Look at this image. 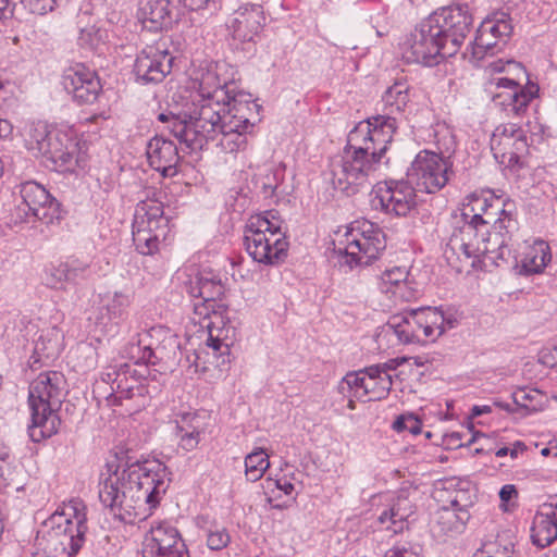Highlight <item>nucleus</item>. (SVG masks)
Segmentation results:
<instances>
[{"instance_id":"f257e3e1","label":"nucleus","mask_w":557,"mask_h":557,"mask_svg":"<svg viewBox=\"0 0 557 557\" xmlns=\"http://www.w3.org/2000/svg\"><path fill=\"white\" fill-rule=\"evenodd\" d=\"M215 81V75L208 73L200 83L197 100L177 114L160 113L158 120L166 123L170 133L190 150L216 141L223 151L232 153L245 148L246 134L253 124L244 114L246 106L230 99L220 82L212 90L207 89Z\"/></svg>"},{"instance_id":"f03ea898","label":"nucleus","mask_w":557,"mask_h":557,"mask_svg":"<svg viewBox=\"0 0 557 557\" xmlns=\"http://www.w3.org/2000/svg\"><path fill=\"white\" fill-rule=\"evenodd\" d=\"M170 481L168 468L156 459L123 468L115 461L108 462L99 475V499L115 518L133 524L152 515Z\"/></svg>"},{"instance_id":"7ed1b4c3","label":"nucleus","mask_w":557,"mask_h":557,"mask_svg":"<svg viewBox=\"0 0 557 557\" xmlns=\"http://www.w3.org/2000/svg\"><path fill=\"white\" fill-rule=\"evenodd\" d=\"M87 530L86 505L71 499L44 522L37 544L46 557H73L82 548Z\"/></svg>"},{"instance_id":"20e7f679","label":"nucleus","mask_w":557,"mask_h":557,"mask_svg":"<svg viewBox=\"0 0 557 557\" xmlns=\"http://www.w3.org/2000/svg\"><path fill=\"white\" fill-rule=\"evenodd\" d=\"M65 393L64 375L57 371L42 372L30 383L28 435L33 442L39 443L58 432L61 424L58 410Z\"/></svg>"},{"instance_id":"39448f33","label":"nucleus","mask_w":557,"mask_h":557,"mask_svg":"<svg viewBox=\"0 0 557 557\" xmlns=\"http://www.w3.org/2000/svg\"><path fill=\"white\" fill-rule=\"evenodd\" d=\"M456 320L438 308H417L392 315L383 331L393 334L401 344L433 343L447 330L455 327Z\"/></svg>"},{"instance_id":"423d86ee","label":"nucleus","mask_w":557,"mask_h":557,"mask_svg":"<svg viewBox=\"0 0 557 557\" xmlns=\"http://www.w3.org/2000/svg\"><path fill=\"white\" fill-rule=\"evenodd\" d=\"M244 245L253 261L276 265L287 257L288 242L273 211L250 216L244 231Z\"/></svg>"},{"instance_id":"0eeeda50","label":"nucleus","mask_w":557,"mask_h":557,"mask_svg":"<svg viewBox=\"0 0 557 557\" xmlns=\"http://www.w3.org/2000/svg\"><path fill=\"white\" fill-rule=\"evenodd\" d=\"M360 139H349L343 151L333 157L329 165L330 182L333 187L347 196L370 186V176L380 162L374 160L367 148L359 146Z\"/></svg>"},{"instance_id":"6e6552de","label":"nucleus","mask_w":557,"mask_h":557,"mask_svg":"<svg viewBox=\"0 0 557 557\" xmlns=\"http://www.w3.org/2000/svg\"><path fill=\"white\" fill-rule=\"evenodd\" d=\"M26 143L35 156L46 158L58 171L74 172L85 166L79 143L67 133L48 131L46 125L38 124L30 128Z\"/></svg>"},{"instance_id":"1a4fd4ad","label":"nucleus","mask_w":557,"mask_h":557,"mask_svg":"<svg viewBox=\"0 0 557 557\" xmlns=\"http://www.w3.org/2000/svg\"><path fill=\"white\" fill-rule=\"evenodd\" d=\"M490 244L491 234L486 225L462 221V225L454 228L445 244L444 258L451 268L460 272L463 263L473 267L482 256L494 252Z\"/></svg>"},{"instance_id":"9d476101","label":"nucleus","mask_w":557,"mask_h":557,"mask_svg":"<svg viewBox=\"0 0 557 557\" xmlns=\"http://www.w3.org/2000/svg\"><path fill=\"white\" fill-rule=\"evenodd\" d=\"M386 247L385 235L370 221H354L346 227L337 250L344 253L345 262L354 265H369L379 258Z\"/></svg>"},{"instance_id":"9b49d317","label":"nucleus","mask_w":557,"mask_h":557,"mask_svg":"<svg viewBox=\"0 0 557 557\" xmlns=\"http://www.w3.org/2000/svg\"><path fill=\"white\" fill-rule=\"evenodd\" d=\"M169 219L159 200H141L137 203L133 221V242L137 251L151 256L170 235Z\"/></svg>"},{"instance_id":"f8f14e48","label":"nucleus","mask_w":557,"mask_h":557,"mask_svg":"<svg viewBox=\"0 0 557 557\" xmlns=\"http://www.w3.org/2000/svg\"><path fill=\"white\" fill-rule=\"evenodd\" d=\"M14 208L11 216L14 223L41 221L46 224L60 219L59 202L40 184L28 181L15 187Z\"/></svg>"},{"instance_id":"ddd939ff","label":"nucleus","mask_w":557,"mask_h":557,"mask_svg":"<svg viewBox=\"0 0 557 557\" xmlns=\"http://www.w3.org/2000/svg\"><path fill=\"white\" fill-rule=\"evenodd\" d=\"M447 42L438 34L430 18L423 20L410 34L403 49L404 59L409 63L433 66L442 59L453 57L446 53Z\"/></svg>"},{"instance_id":"4468645a","label":"nucleus","mask_w":557,"mask_h":557,"mask_svg":"<svg viewBox=\"0 0 557 557\" xmlns=\"http://www.w3.org/2000/svg\"><path fill=\"white\" fill-rule=\"evenodd\" d=\"M451 163L448 159L429 151H420L407 171V178L416 189L426 194L441 190L449 181Z\"/></svg>"},{"instance_id":"2eb2a0df","label":"nucleus","mask_w":557,"mask_h":557,"mask_svg":"<svg viewBox=\"0 0 557 557\" xmlns=\"http://www.w3.org/2000/svg\"><path fill=\"white\" fill-rule=\"evenodd\" d=\"M397 129L396 117L389 114L375 115L359 122L348 134L349 139H360L359 146L379 162L384 158L387 146Z\"/></svg>"},{"instance_id":"dca6fc26","label":"nucleus","mask_w":557,"mask_h":557,"mask_svg":"<svg viewBox=\"0 0 557 557\" xmlns=\"http://www.w3.org/2000/svg\"><path fill=\"white\" fill-rule=\"evenodd\" d=\"M485 90L491 94L496 107H499L508 115L520 116L537 96L539 86L534 83H528L522 87L512 78L493 77L486 82Z\"/></svg>"},{"instance_id":"f3484780","label":"nucleus","mask_w":557,"mask_h":557,"mask_svg":"<svg viewBox=\"0 0 557 557\" xmlns=\"http://www.w3.org/2000/svg\"><path fill=\"white\" fill-rule=\"evenodd\" d=\"M511 202H504L496 199L490 202L484 197L473 196L469 202L463 205L461 210V220L478 225H492L499 233L504 230L506 234L512 233L517 228V221L512 216Z\"/></svg>"},{"instance_id":"a211bd4d","label":"nucleus","mask_w":557,"mask_h":557,"mask_svg":"<svg viewBox=\"0 0 557 557\" xmlns=\"http://www.w3.org/2000/svg\"><path fill=\"white\" fill-rule=\"evenodd\" d=\"M491 150L495 160L505 168L522 166L529 151L524 129L516 123L498 125L491 137Z\"/></svg>"},{"instance_id":"6ab92c4d","label":"nucleus","mask_w":557,"mask_h":557,"mask_svg":"<svg viewBox=\"0 0 557 557\" xmlns=\"http://www.w3.org/2000/svg\"><path fill=\"white\" fill-rule=\"evenodd\" d=\"M428 17L447 42L446 53L456 54L472 26L468 5L442 8Z\"/></svg>"},{"instance_id":"aec40b11","label":"nucleus","mask_w":557,"mask_h":557,"mask_svg":"<svg viewBox=\"0 0 557 557\" xmlns=\"http://www.w3.org/2000/svg\"><path fill=\"white\" fill-rule=\"evenodd\" d=\"M185 289L194 298V312L199 318L210 319L211 314L221 318L222 305L218 299L223 295L224 288L213 275H197L185 283Z\"/></svg>"},{"instance_id":"412c9836","label":"nucleus","mask_w":557,"mask_h":557,"mask_svg":"<svg viewBox=\"0 0 557 557\" xmlns=\"http://www.w3.org/2000/svg\"><path fill=\"white\" fill-rule=\"evenodd\" d=\"M416 188L409 181H395L377 188L372 206L391 215L406 216L416 207Z\"/></svg>"},{"instance_id":"4be33fe9","label":"nucleus","mask_w":557,"mask_h":557,"mask_svg":"<svg viewBox=\"0 0 557 557\" xmlns=\"http://www.w3.org/2000/svg\"><path fill=\"white\" fill-rule=\"evenodd\" d=\"M144 557H189L177 529L170 522L152 525L145 539Z\"/></svg>"},{"instance_id":"5701e85b","label":"nucleus","mask_w":557,"mask_h":557,"mask_svg":"<svg viewBox=\"0 0 557 557\" xmlns=\"http://www.w3.org/2000/svg\"><path fill=\"white\" fill-rule=\"evenodd\" d=\"M174 58L158 46H148L137 55L134 72L137 81L160 83L171 72Z\"/></svg>"},{"instance_id":"b1692460","label":"nucleus","mask_w":557,"mask_h":557,"mask_svg":"<svg viewBox=\"0 0 557 557\" xmlns=\"http://www.w3.org/2000/svg\"><path fill=\"white\" fill-rule=\"evenodd\" d=\"M62 84L73 99L82 104L92 103L101 90L96 73L81 63L64 71Z\"/></svg>"},{"instance_id":"393cba45","label":"nucleus","mask_w":557,"mask_h":557,"mask_svg":"<svg viewBox=\"0 0 557 557\" xmlns=\"http://www.w3.org/2000/svg\"><path fill=\"white\" fill-rule=\"evenodd\" d=\"M143 336L156 338L158 344L156 347H153L152 344L141 346L145 339L140 338L137 345L138 356H132L134 359H136V362L156 364L157 360L170 358V355H175L176 350L180 348V343L176 335L163 327H152Z\"/></svg>"},{"instance_id":"a878e982","label":"nucleus","mask_w":557,"mask_h":557,"mask_svg":"<svg viewBox=\"0 0 557 557\" xmlns=\"http://www.w3.org/2000/svg\"><path fill=\"white\" fill-rule=\"evenodd\" d=\"M264 21L261 5L246 3L233 12L227 22V27L235 39L250 41L259 33Z\"/></svg>"},{"instance_id":"bb28decb","label":"nucleus","mask_w":557,"mask_h":557,"mask_svg":"<svg viewBox=\"0 0 557 557\" xmlns=\"http://www.w3.org/2000/svg\"><path fill=\"white\" fill-rule=\"evenodd\" d=\"M149 164L161 172L163 176H174L180 156L176 145L169 139L156 136L147 144L146 149Z\"/></svg>"},{"instance_id":"cd10ccee","label":"nucleus","mask_w":557,"mask_h":557,"mask_svg":"<svg viewBox=\"0 0 557 557\" xmlns=\"http://www.w3.org/2000/svg\"><path fill=\"white\" fill-rule=\"evenodd\" d=\"M137 15L151 32L168 29L174 21L170 0H139Z\"/></svg>"},{"instance_id":"c85d7f7f","label":"nucleus","mask_w":557,"mask_h":557,"mask_svg":"<svg viewBox=\"0 0 557 557\" xmlns=\"http://www.w3.org/2000/svg\"><path fill=\"white\" fill-rule=\"evenodd\" d=\"M531 537L542 548L557 540V500L541 506L533 519Z\"/></svg>"},{"instance_id":"c756f323","label":"nucleus","mask_w":557,"mask_h":557,"mask_svg":"<svg viewBox=\"0 0 557 557\" xmlns=\"http://www.w3.org/2000/svg\"><path fill=\"white\" fill-rule=\"evenodd\" d=\"M206 414L187 412L176 420V435L180 437V447L185 451L194 450L201 434L206 431Z\"/></svg>"},{"instance_id":"7c9ffc66","label":"nucleus","mask_w":557,"mask_h":557,"mask_svg":"<svg viewBox=\"0 0 557 557\" xmlns=\"http://www.w3.org/2000/svg\"><path fill=\"white\" fill-rule=\"evenodd\" d=\"M413 513V505L407 497H397L389 508L377 517L382 529L393 534L403 532L408 525V518Z\"/></svg>"},{"instance_id":"2f4dec72","label":"nucleus","mask_w":557,"mask_h":557,"mask_svg":"<svg viewBox=\"0 0 557 557\" xmlns=\"http://www.w3.org/2000/svg\"><path fill=\"white\" fill-rule=\"evenodd\" d=\"M208 320L209 322L206 324L208 329V347L212 348L220 357L228 356L230 349L234 344L235 330L226 325L222 315L219 319L211 314V318Z\"/></svg>"},{"instance_id":"473e14b6","label":"nucleus","mask_w":557,"mask_h":557,"mask_svg":"<svg viewBox=\"0 0 557 557\" xmlns=\"http://www.w3.org/2000/svg\"><path fill=\"white\" fill-rule=\"evenodd\" d=\"M131 372L132 370L128 364L122 366L117 385L113 386L112 392H109L106 396L110 405H121L123 399H132L135 396L143 395L144 386Z\"/></svg>"},{"instance_id":"72a5a7b5","label":"nucleus","mask_w":557,"mask_h":557,"mask_svg":"<svg viewBox=\"0 0 557 557\" xmlns=\"http://www.w3.org/2000/svg\"><path fill=\"white\" fill-rule=\"evenodd\" d=\"M550 251L548 245L539 240L529 246L523 252V257L517 268L523 275L541 273L550 261Z\"/></svg>"},{"instance_id":"f704fd0d","label":"nucleus","mask_w":557,"mask_h":557,"mask_svg":"<svg viewBox=\"0 0 557 557\" xmlns=\"http://www.w3.org/2000/svg\"><path fill=\"white\" fill-rule=\"evenodd\" d=\"M470 519V512L457 510L450 506H443L436 512V525L440 532L446 535H456L463 532Z\"/></svg>"},{"instance_id":"c9c22d12","label":"nucleus","mask_w":557,"mask_h":557,"mask_svg":"<svg viewBox=\"0 0 557 557\" xmlns=\"http://www.w3.org/2000/svg\"><path fill=\"white\" fill-rule=\"evenodd\" d=\"M443 488L449 493L448 506L457 510L469 511V508L474 504L475 495L470 488L469 482L447 480Z\"/></svg>"},{"instance_id":"e433bc0d","label":"nucleus","mask_w":557,"mask_h":557,"mask_svg":"<svg viewBox=\"0 0 557 557\" xmlns=\"http://www.w3.org/2000/svg\"><path fill=\"white\" fill-rule=\"evenodd\" d=\"M364 374L367 375L366 385H363V388H366V401L385 398L392 388L393 376L380 373L372 374L369 371V367L364 368Z\"/></svg>"},{"instance_id":"4c0bfd02","label":"nucleus","mask_w":557,"mask_h":557,"mask_svg":"<svg viewBox=\"0 0 557 557\" xmlns=\"http://www.w3.org/2000/svg\"><path fill=\"white\" fill-rule=\"evenodd\" d=\"M473 557H517L515 544L508 534H498L495 540L485 542Z\"/></svg>"},{"instance_id":"58836bf2","label":"nucleus","mask_w":557,"mask_h":557,"mask_svg":"<svg viewBox=\"0 0 557 557\" xmlns=\"http://www.w3.org/2000/svg\"><path fill=\"white\" fill-rule=\"evenodd\" d=\"M382 100L385 108L388 109L387 114L401 113L409 102V86L406 82H396L387 88Z\"/></svg>"},{"instance_id":"ea45409f","label":"nucleus","mask_w":557,"mask_h":557,"mask_svg":"<svg viewBox=\"0 0 557 557\" xmlns=\"http://www.w3.org/2000/svg\"><path fill=\"white\" fill-rule=\"evenodd\" d=\"M483 34L487 33L488 36L503 39L504 42L512 33L511 20L508 13L497 12L485 20L479 27Z\"/></svg>"},{"instance_id":"a19ab883","label":"nucleus","mask_w":557,"mask_h":557,"mask_svg":"<svg viewBox=\"0 0 557 557\" xmlns=\"http://www.w3.org/2000/svg\"><path fill=\"white\" fill-rule=\"evenodd\" d=\"M270 467L269 456L262 448L255 449L245 458V474L250 482L260 480Z\"/></svg>"},{"instance_id":"79ce46f5","label":"nucleus","mask_w":557,"mask_h":557,"mask_svg":"<svg viewBox=\"0 0 557 557\" xmlns=\"http://www.w3.org/2000/svg\"><path fill=\"white\" fill-rule=\"evenodd\" d=\"M106 32L96 26H87L81 29L77 38L78 46L87 51H102L106 46Z\"/></svg>"},{"instance_id":"37998d69","label":"nucleus","mask_w":557,"mask_h":557,"mask_svg":"<svg viewBox=\"0 0 557 557\" xmlns=\"http://www.w3.org/2000/svg\"><path fill=\"white\" fill-rule=\"evenodd\" d=\"M132 302L131 296L122 292H115L103 300L102 309L106 310L109 320H120L126 314Z\"/></svg>"},{"instance_id":"c03bdc74","label":"nucleus","mask_w":557,"mask_h":557,"mask_svg":"<svg viewBox=\"0 0 557 557\" xmlns=\"http://www.w3.org/2000/svg\"><path fill=\"white\" fill-rule=\"evenodd\" d=\"M69 270V283L75 284L79 280H85L89 276V263L79 259H69L65 261Z\"/></svg>"},{"instance_id":"a18cd8bd","label":"nucleus","mask_w":557,"mask_h":557,"mask_svg":"<svg viewBox=\"0 0 557 557\" xmlns=\"http://www.w3.org/2000/svg\"><path fill=\"white\" fill-rule=\"evenodd\" d=\"M47 285L52 288H63L65 283H69V270L65 262H60L52 265L47 275Z\"/></svg>"},{"instance_id":"49530a36","label":"nucleus","mask_w":557,"mask_h":557,"mask_svg":"<svg viewBox=\"0 0 557 557\" xmlns=\"http://www.w3.org/2000/svg\"><path fill=\"white\" fill-rule=\"evenodd\" d=\"M344 377L351 385L352 396L358 400L366 401V388H363V385H366L367 375L364 374V369L349 372Z\"/></svg>"},{"instance_id":"de8ad7c7","label":"nucleus","mask_w":557,"mask_h":557,"mask_svg":"<svg viewBox=\"0 0 557 557\" xmlns=\"http://www.w3.org/2000/svg\"><path fill=\"white\" fill-rule=\"evenodd\" d=\"M421 421L413 414H401L393 423L396 432L408 431L414 435L421 432Z\"/></svg>"},{"instance_id":"09e8293b","label":"nucleus","mask_w":557,"mask_h":557,"mask_svg":"<svg viewBox=\"0 0 557 557\" xmlns=\"http://www.w3.org/2000/svg\"><path fill=\"white\" fill-rule=\"evenodd\" d=\"M231 536L225 528L210 530L207 535V545L211 550H221L227 546Z\"/></svg>"},{"instance_id":"8fccbe9b","label":"nucleus","mask_w":557,"mask_h":557,"mask_svg":"<svg viewBox=\"0 0 557 557\" xmlns=\"http://www.w3.org/2000/svg\"><path fill=\"white\" fill-rule=\"evenodd\" d=\"M494 39L496 38L488 36L487 33L483 34L479 28L478 35L474 39L473 54L475 57H481L484 53L492 52L497 44Z\"/></svg>"},{"instance_id":"3c124183","label":"nucleus","mask_w":557,"mask_h":557,"mask_svg":"<svg viewBox=\"0 0 557 557\" xmlns=\"http://www.w3.org/2000/svg\"><path fill=\"white\" fill-rule=\"evenodd\" d=\"M120 371H122V366L119 369L110 368L108 371L103 372L101 374V382L97 384L96 389L99 393H107L108 391L112 392V387L117 385Z\"/></svg>"},{"instance_id":"603ef678","label":"nucleus","mask_w":557,"mask_h":557,"mask_svg":"<svg viewBox=\"0 0 557 557\" xmlns=\"http://www.w3.org/2000/svg\"><path fill=\"white\" fill-rule=\"evenodd\" d=\"M22 3L33 14L44 15L54 9L57 0H22Z\"/></svg>"},{"instance_id":"864d4df0","label":"nucleus","mask_w":557,"mask_h":557,"mask_svg":"<svg viewBox=\"0 0 557 557\" xmlns=\"http://www.w3.org/2000/svg\"><path fill=\"white\" fill-rule=\"evenodd\" d=\"M407 271L405 268H393L383 272L381 276L382 285L399 286L407 278Z\"/></svg>"},{"instance_id":"5fc2aeb1","label":"nucleus","mask_w":557,"mask_h":557,"mask_svg":"<svg viewBox=\"0 0 557 557\" xmlns=\"http://www.w3.org/2000/svg\"><path fill=\"white\" fill-rule=\"evenodd\" d=\"M406 358L389 359L386 362L370 366L369 371L372 374L380 373L382 375L392 376V372L395 371L400 364L406 362Z\"/></svg>"},{"instance_id":"6e6d98bb","label":"nucleus","mask_w":557,"mask_h":557,"mask_svg":"<svg viewBox=\"0 0 557 557\" xmlns=\"http://www.w3.org/2000/svg\"><path fill=\"white\" fill-rule=\"evenodd\" d=\"M57 351H58V343L57 342L51 343V341H49V346H46L42 341V336H40L39 339L36 342L35 352L38 354L39 356H45L47 358H50Z\"/></svg>"},{"instance_id":"4d7b16f0","label":"nucleus","mask_w":557,"mask_h":557,"mask_svg":"<svg viewBox=\"0 0 557 557\" xmlns=\"http://www.w3.org/2000/svg\"><path fill=\"white\" fill-rule=\"evenodd\" d=\"M520 65L513 61H507V62H504L503 60H495V61H492L490 62L487 65H486V70L490 72V73H502V72H509L508 69L510 67H519Z\"/></svg>"},{"instance_id":"13d9d810","label":"nucleus","mask_w":557,"mask_h":557,"mask_svg":"<svg viewBox=\"0 0 557 557\" xmlns=\"http://www.w3.org/2000/svg\"><path fill=\"white\" fill-rule=\"evenodd\" d=\"M384 557H419L418 554L408 549L405 545L403 546H395L391 549H388Z\"/></svg>"},{"instance_id":"bf43d9fd","label":"nucleus","mask_w":557,"mask_h":557,"mask_svg":"<svg viewBox=\"0 0 557 557\" xmlns=\"http://www.w3.org/2000/svg\"><path fill=\"white\" fill-rule=\"evenodd\" d=\"M496 244L498 245L497 246V255L492 256L491 260L496 261L499 259V260L508 261V257L510 256L511 250L509 249L508 245L505 243V238L503 237L502 240L497 242Z\"/></svg>"},{"instance_id":"052dcab7","label":"nucleus","mask_w":557,"mask_h":557,"mask_svg":"<svg viewBox=\"0 0 557 557\" xmlns=\"http://www.w3.org/2000/svg\"><path fill=\"white\" fill-rule=\"evenodd\" d=\"M518 492L515 485L506 484L499 491V498L502 502H510L512 498L517 497Z\"/></svg>"},{"instance_id":"680f3d73","label":"nucleus","mask_w":557,"mask_h":557,"mask_svg":"<svg viewBox=\"0 0 557 557\" xmlns=\"http://www.w3.org/2000/svg\"><path fill=\"white\" fill-rule=\"evenodd\" d=\"M271 486H275L276 488L283 491L286 495L292 494V492L294 491V485L287 481L269 479L268 488H270Z\"/></svg>"},{"instance_id":"e2e57ef3","label":"nucleus","mask_w":557,"mask_h":557,"mask_svg":"<svg viewBox=\"0 0 557 557\" xmlns=\"http://www.w3.org/2000/svg\"><path fill=\"white\" fill-rule=\"evenodd\" d=\"M186 9L198 11L205 9L210 0H178Z\"/></svg>"},{"instance_id":"0e129e2a","label":"nucleus","mask_w":557,"mask_h":557,"mask_svg":"<svg viewBox=\"0 0 557 557\" xmlns=\"http://www.w3.org/2000/svg\"><path fill=\"white\" fill-rule=\"evenodd\" d=\"M12 13L11 1L0 0V20L10 17Z\"/></svg>"},{"instance_id":"69168bd1","label":"nucleus","mask_w":557,"mask_h":557,"mask_svg":"<svg viewBox=\"0 0 557 557\" xmlns=\"http://www.w3.org/2000/svg\"><path fill=\"white\" fill-rule=\"evenodd\" d=\"M337 389H338V393L341 395H343V397H346V398L354 397L352 396V391H351V385H349L347 383L345 377H343L341 380V382L338 383Z\"/></svg>"},{"instance_id":"338daca9","label":"nucleus","mask_w":557,"mask_h":557,"mask_svg":"<svg viewBox=\"0 0 557 557\" xmlns=\"http://www.w3.org/2000/svg\"><path fill=\"white\" fill-rule=\"evenodd\" d=\"M492 412V406L488 405H475L471 408V417H479L482 414L491 413Z\"/></svg>"},{"instance_id":"774afa93","label":"nucleus","mask_w":557,"mask_h":557,"mask_svg":"<svg viewBox=\"0 0 557 557\" xmlns=\"http://www.w3.org/2000/svg\"><path fill=\"white\" fill-rule=\"evenodd\" d=\"M12 124L8 120H0V138H7L12 134Z\"/></svg>"}]
</instances>
